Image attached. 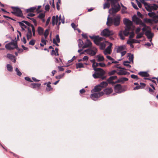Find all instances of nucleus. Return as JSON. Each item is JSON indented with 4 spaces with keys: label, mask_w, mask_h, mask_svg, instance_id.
I'll return each instance as SVG.
<instances>
[{
    "label": "nucleus",
    "mask_w": 158,
    "mask_h": 158,
    "mask_svg": "<svg viewBox=\"0 0 158 158\" xmlns=\"http://www.w3.org/2000/svg\"><path fill=\"white\" fill-rule=\"evenodd\" d=\"M93 63L92 66L96 72L93 75V76L94 78H100L102 80L105 79L106 76H104L105 74V71L102 69L96 68L98 66V63L95 62V60H90Z\"/></svg>",
    "instance_id": "1"
},
{
    "label": "nucleus",
    "mask_w": 158,
    "mask_h": 158,
    "mask_svg": "<svg viewBox=\"0 0 158 158\" xmlns=\"http://www.w3.org/2000/svg\"><path fill=\"white\" fill-rule=\"evenodd\" d=\"M107 2L110 1L112 8L109 10L111 11V14L114 15L116 13L120 10L121 7L118 3H117V1L115 0H107Z\"/></svg>",
    "instance_id": "2"
},
{
    "label": "nucleus",
    "mask_w": 158,
    "mask_h": 158,
    "mask_svg": "<svg viewBox=\"0 0 158 158\" xmlns=\"http://www.w3.org/2000/svg\"><path fill=\"white\" fill-rule=\"evenodd\" d=\"M11 8L13 9V11L11 12V13L16 16L24 18L23 16L22 11L18 7L12 6Z\"/></svg>",
    "instance_id": "3"
},
{
    "label": "nucleus",
    "mask_w": 158,
    "mask_h": 158,
    "mask_svg": "<svg viewBox=\"0 0 158 158\" xmlns=\"http://www.w3.org/2000/svg\"><path fill=\"white\" fill-rule=\"evenodd\" d=\"M89 38L93 40L94 43L97 45H98L105 40L104 38L98 36H89Z\"/></svg>",
    "instance_id": "4"
},
{
    "label": "nucleus",
    "mask_w": 158,
    "mask_h": 158,
    "mask_svg": "<svg viewBox=\"0 0 158 158\" xmlns=\"http://www.w3.org/2000/svg\"><path fill=\"white\" fill-rule=\"evenodd\" d=\"M144 6L147 10L149 12L151 11L152 10H156L158 8V5L155 4L150 5H149L147 3H145Z\"/></svg>",
    "instance_id": "5"
},
{
    "label": "nucleus",
    "mask_w": 158,
    "mask_h": 158,
    "mask_svg": "<svg viewBox=\"0 0 158 158\" xmlns=\"http://www.w3.org/2000/svg\"><path fill=\"white\" fill-rule=\"evenodd\" d=\"M114 33L113 31L109 30L107 29H105L101 32V35L103 36L107 37L113 35Z\"/></svg>",
    "instance_id": "6"
},
{
    "label": "nucleus",
    "mask_w": 158,
    "mask_h": 158,
    "mask_svg": "<svg viewBox=\"0 0 158 158\" xmlns=\"http://www.w3.org/2000/svg\"><path fill=\"white\" fill-rule=\"evenodd\" d=\"M133 21L137 25L139 24L143 26H146V25L143 22L141 19L137 17L136 15H134L132 17Z\"/></svg>",
    "instance_id": "7"
},
{
    "label": "nucleus",
    "mask_w": 158,
    "mask_h": 158,
    "mask_svg": "<svg viewBox=\"0 0 158 158\" xmlns=\"http://www.w3.org/2000/svg\"><path fill=\"white\" fill-rule=\"evenodd\" d=\"M103 94V93L102 92L99 93H95L92 94L91 96V98L94 100H96L97 99L102 96Z\"/></svg>",
    "instance_id": "8"
},
{
    "label": "nucleus",
    "mask_w": 158,
    "mask_h": 158,
    "mask_svg": "<svg viewBox=\"0 0 158 158\" xmlns=\"http://www.w3.org/2000/svg\"><path fill=\"white\" fill-rule=\"evenodd\" d=\"M124 24L126 25V28L128 29H131L132 23L131 21L128 19H125L123 20Z\"/></svg>",
    "instance_id": "9"
},
{
    "label": "nucleus",
    "mask_w": 158,
    "mask_h": 158,
    "mask_svg": "<svg viewBox=\"0 0 158 158\" xmlns=\"http://www.w3.org/2000/svg\"><path fill=\"white\" fill-rule=\"evenodd\" d=\"M92 43L89 41V55L94 56L96 54L97 50L96 48H94L92 49Z\"/></svg>",
    "instance_id": "10"
},
{
    "label": "nucleus",
    "mask_w": 158,
    "mask_h": 158,
    "mask_svg": "<svg viewBox=\"0 0 158 158\" xmlns=\"http://www.w3.org/2000/svg\"><path fill=\"white\" fill-rule=\"evenodd\" d=\"M120 17L119 15H117L115 17L113 18V23L116 26L119 25L120 24Z\"/></svg>",
    "instance_id": "11"
},
{
    "label": "nucleus",
    "mask_w": 158,
    "mask_h": 158,
    "mask_svg": "<svg viewBox=\"0 0 158 158\" xmlns=\"http://www.w3.org/2000/svg\"><path fill=\"white\" fill-rule=\"evenodd\" d=\"M112 46V44L110 43L109 45L107 47L104 51V53L105 55H106L107 54H110L111 52V48Z\"/></svg>",
    "instance_id": "12"
},
{
    "label": "nucleus",
    "mask_w": 158,
    "mask_h": 158,
    "mask_svg": "<svg viewBox=\"0 0 158 158\" xmlns=\"http://www.w3.org/2000/svg\"><path fill=\"white\" fill-rule=\"evenodd\" d=\"M41 86V84L40 83H32L30 85V87L32 89H35L37 90H38Z\"/></svg>",
    "instance_id": "13"
},
{
    "label": "nucleus",
    "mask_w": 158,
    "mask_h": 158,
    "mask_svg": "<svg viewBox=\"0 0 158 158\" xmlns=\"http://www.w3.org/2000/svg\"><path fill=\"white\" fill-rule=\"evenodd\" d=\"M114 89V90L118 93H121L122 90V87L120 84H117L115 85Z\"/></svg>",
    "instance_id": "14"
},
{
    "label": "nucleus",
    "mask_w": 158,
    "mask_h": 158,
    "mask_svg": "<svg viewBox=\"0 0 158 158\" xmlns=\"http://www.w3.org/2000/svg\"><path fill=\"white\" fill-rule=\"evenodd\" d=\"M148 15L150 17L152 18L153 19V21L154 22L158 18V15H156V14L154 12H149L148 14Z\"/></svg>",
    "instance_id": "15"
},
{
    "label": "nucleus",
    "mask_w": 158,
    "mask_h": 158,
    "mask_svg": "<svg viewBox=\"0 0 158 158\" xmlns=\"http://www.w3.org/2000/svg\"><path fill=\"white\" fill-rule=\"evenodd\" d=\"M6 56L8 58L11 60L14 63H15L16 62V57L14 55L8 53L7 54Z\"/></svg>",
    "instance_id": "16"
},
{
    "label": "nucleus",
    "mask_w": 158,
    "mask_h": 158,
    "mask_svg": "<svg viewBox=\"0 0 158 158\" xmlns=\"http://www.w3.org/2000/svg\"><path fill=\"white\" fill-rule=\"evenodd\" d=\"M145 35L147 37L148 39H151L153 37L154 34L151 32L150 30H147L145 33Z\"/></svg>",
    "instance_id": "17"
},
{
    "label": "nucleus",
    "mask_w": 158,
    "mask_h": 158,
    "mask_svg": "<svg viewBox=\"0 0 158 158\" xmlns=\"http://www.w3.org/2000/svg\"><path fill=\"white\" fill-rule=\"evenodd\" d=\"M106 22V24L108 26H111L113 23V18L110 17L109 16H108Z\"/></svg>",
    "instance_id": "18"
},
{
    "label": "nucleus",
    "mask_w": 158,
    "mask_h": 158,
    "mask_svg": "<svg viewBox=\"0 0 158 158\" xmlns=\"http://www.w3.org/2000/svg\"><path fill=\"white\" fill-rule=\"evenodd\" d=\"M113 91V90L111 88H106L104 90V93L106 95L111 94Z\"/></svg>",
    "instance_id": "19"
},
{
    "label": "nucleus",
    "mask_w": 158,
    "mask_h": 158,
    "mask_svg": "<svg viewBox=\"0 0 158 158\" xmlns=\"http://www.w3.org/2000/svg\"><path fill=\"white\" fill-rule=\"evenodd\" d=\"M138 74L142 77H148L149 74L146 72H140Z\"/></svg>",
    "instance_id": "20"
},
{
    "label": "nucleus",
    "mask_w": 158,
    "mask_h": 158,
    "mask_svg": "<svg viewBox=\"0 0 158 158\" xmlns=\"http://www.w3.org/2000/svg\"><path fill=\"white\" fill-rule=\"evenodd\" d=\"M44 31V29L40 27H38L37 28V32L39 35H43Z\"/></svg>",
    "instance_id": "21"
},
{
    "label": "nucleus",
    "mask_w": 158,
    "mask_h": 158,
    "mask_svg": "<svg viewBox=\"0 0 158 158\" xmlns=\"http://www.w3.org/2000/svg\"><path fill=\"white\" fill-rule=\"evenodd\" d=\"M126 48L125 45H122L118 47L117 50V52H120L121 51H123Z\"/></svg>",
    "instance_id": "22"
},
{
    "label": "nucleus",
    "mask_w": 158,
    "mask_h": 158,
    "mask_svg": "<svg viewBox=\"0 0 158 158\" xmlns=\"http://www.w3.org/2000/svg\"><path fill=\"white\" fill-rule=\"evenodd\" d=\"M98 46H99V48L100 49L103 50L106 47V44L105 42L103 41L102 43L99 44Z\"/></svg>",
    "instance_id": "23"
},
{
    "label": "nucleus",
    "mask_w": 158,
    "mask_h": 158,
    "mask_svg": "<svg viewBox=\"0 0 158 158\" xmlns=\"http://www.w3.org/2000/svg\"><path fill=\"white\" fill-rule=\"evenodd\" d=\"M117 73L119 75H126L130 74L129 73L123 70H120Z\"/></svg>",
    "instance_id": "24"
},
{
    "label": "nucleus",
    "mask_w": 158,
    "mask_h": 158,
    "mask_svg": "<svg viewBox=\"0 0 158 158\" xmlns=\"http://www.w3.org/2000/svg\"><path fill=\"white\" fill-rule=\"evenodd\" d=\"M139 43L140 42L139 41H138L137 40H135L132 39L131 40H128L127 41V44H133V43Z\"/></svg>",
    "instance_id": "25"
},
{
    "label": "nucleus",
    "mask_w": 158,
    "mask_h": 158,
    "mask_svg": "<svg viewBox=\"0 0 158 158\" xmlns=\"http://www.w3.org/2000/svg\"><path fill=\"white\" fill-rule=\"evenodd\" d=\"M101 87L104 88L106 87L108 85V83L107 81H102L99 84Z\"/></svg>",
    "instance_id": "26"
},
{
    "label": "nucleus",
    "mask_w": 158,
    "mask_h": 158,
    "mask_svg": "<svg viewBox=\"0 0 158 158\" xmlns=\"http://www.w3.org/2000/svg\"><path fill=\"white\" fill-rule=\"evenodd\" d=\"M128 79L126 77H122L118 79V81L123 83L125 81H128Z\"/></svg>",
    "instance_id": "27"
},
{
    "label": "nucleus",
    "mask_w": 158,
    "mask_h": 158,
    "mask_svg": "<svg viewBox=\"0 0 158 158\" xmlns=\"http://www.w3.org/2000/svg\"><path fill=\"white\" fill-rule=\"evenodd\" d=\"M102 88L99 85L95 86L94 88V91L95 92H98L101 91L102 89Z\"/></svg>",
    "instance_id": "28"
},
{
    "label": "nucleus",
    "mask_w": 158,
    "mask_h": 158,
    "mask_svg": "<svg viewBox=\"0 0 158 158\" xmlns=\"http://www.w3.org/2000/svg\"><path fill=\"white\" fill-rule=\"evenodd\" d=\"M78 47L79 48H82L84 44L83 41L79 39L78 40Z\"/></svg>",
    "instance_id": "29"
},
{
    "label": "nucleus",
    "mask_w": 158,
    "mask_h": 158,
    "mask_svg": "<svg viewBox=\"0 0 158 158\" xmlns=\"http://www.w3.org/2000/svg\"><path fill=\"white\" fill-rule=\"evenodd\" d=\"M36 7H30L27 9V12H33L36 9Z\"/></svg>",
    "instance_id": "30"
},
{
    "label": "nucleus",
    "mask_w": 158,
    "mask_h": 158,
    "mask_svg": "<svg viewBox=\"0 0 158 158\" xmlns=\"http://www.w3.org/2000/svg\"><path fill=\"white\" fill-rule=\"evenodd\" d=\"M5 47L6 49L8 50H13L15 48V47L13 46H11L9 44H6Z\"/></svg>",
    "instance_id": "31"
},
{
    "label": "nucleus",
    "mask_w": 158,
    "mask_h": 158,
    "mask_svg": "<svg viewBox=\"0 0 158 158\" xmlns=\"http://www.w3.org/2000/svg\"><path fill=\"white\" fill-rule=\"evenodd\" d=\"M16 44H17V42L16 41H15L14 40H12V41L6 44H9L11 46H14L16 47Z\"/></svg>",
    "instance_id": "32"
},
{
    "label": "nucleus",
    "mask_w": 158,
    "mask_h": 158,
    "mask_svg": "<svg viewBox=\"0 0 158 158\" xmlns=\"http://www.w3.org/2000/svg\"><path fill=\"white\" fill-rule=\"evenodd\" d=\"M84 67V65L81 63H78L76 64V69H78V68H81Z\"/></svg>",
    "instance_id": "33"
},
{
    "label": "nucleus",
    "mask_w": 158,
    "mask_h": 158,
    "mask_svg": "<svg viewBox=\"0 0 158 158\" xmlns=\"http://www.w3.org/2000/svg\"><path fill=\"white\" fill-rule=\"evenodd\" d=\"M130 29H128L127 28H125V30L123 31V34L125 36H127L129 34V30Z\"/></svg>",
    "instance_id": "34"
},
{
    "label": "nucleus",
    "mask_w": 158,
    "mask_h": 158,
    "mask_svg": "<svg viewBox=\"0 0 158 158\" xmlns=\"http://www.w3.org/2000/svg\"><path fill=\"white\" fill-rule=\"evenodd\" d=\"M27 29L28 30V32L27 33V35L30 36V37H32V31L31 29L29 27H27Z\"/></svg>",
    "instance_id": "35"
},
{
    "label": "nucleus",
    "mask_w": 158,
    "mask_h": 158,
    "mask_svg": "<svg viewBox=\"0 0 158 158\" xmlns=\"http://www.w3.org/2000/svg\"><path fill=\"white\" fill-rule=\"evenodd\" d=\"M6 68L8 71L10 72H12L13 71V67L10 64H7Z\"/></svg>",
    "instance_id": "36"
},
{
    "label": "nucleus",
    "mask_w": 158,
    "mask_h": 158,
    "mask_svg": "<svg viewBox=\"0 0 158 158\" xmlns=\"http://www.w3.org/2000/svg\"><path fill=\"white\" fill-rule=\"evenodd\" d=\"M82 49H79L78 50V52L80 53V54H83L84 53V52H87V53L88 54H89V48H88L87 49L85 50L84 51L80 52L81 51H82Z\"/></svg>",
    "instance_id": "37"
},
{
    "label": "nucleus",
    "mask_w": 158,
    "mask_h": 158,
    "mask_svg": "<svg viewBox=\"0 0 158 158\" xmlns=\"http://www.w3.org/2000/svg\"><path fill=\"white\" fill-rule=\"evenodd\" d=\"M4 25L5 26H10L11 28L12 29V30L13 31H14V29L12 26L10 24L8 23V22L5 21L4 22V23H3Z\"/></svg>",
    "instance_id": "38"
},
{
    "label": "nucleus",
    "mask_w": 158,
    "mask_h": 158,
    "mask_svg": "<svg viewBox=\"0 0 158 158\" xmlns=\"http://www.w3.org/2000/svg\"><path fill=\"white\" fill-rule=\"evenodd\" d=\"M16 72V74L19 76H21L22 74L21 72L19 70L18 68H16L15 69Z\"/></svg>",
    "instance_id": "39"
},
{
    "label": "nucleus",
    "mask_w": 158,
    "mask_h": 158,
    "mask_svg": "<svg viewBox=\"0 0 158 158\" xmlns=\"http://www.w3.org/2000/svg\"><path fill=\"white\" fill-rule=\"evenodd\" d=\"M43 34L44 35L45 38V39H47V37L48 36V34H49V30H48V29H46L45 30V32H44V33Z\"/></svg>",
    "instance_id": "40"
},
{
    "label": "nucleus",
    "mask_w": 158,
    "mask_h": 158,
    "mask_svg": "<svg viewBox=\"0 0 158 158\" xmlns=\"http://www.w3.org/2000/svg\"><path fill=\"white\" fill-rule=\"evenodd\" d=\"M18 23L19 24V25L21 27H24L25 28H27V27L25 25L24 23H23L22 22H19Z\"/></svg>",
    "instance_id": "41"
},
{
    "label": "nucleus",
    "mask_w": 158,
    "mask_h": 158,
    "mask_svg": "<svg viewBox=\"0 0 158 158\" xmlns=\"http://www.w3.org/2000/svg\"><path fill=\"white\" fill-rule=\"evenodd\" d=\"M45 16V14L44 13H42L39 14L37 16V18L40 19H42L44 18Z\"/></svg>",
    "instance_id": "42"
},
{
    "label": "nucleus",
    "mask_w": 158,
    "mask_h": 158,
    "mask_svg": "<svg viewBox=\"0 0 158 158\" xmlns=\"http://www.w3.org/2000/svg\"><path fill=\"white\" fill-rule=\"evenodd\" d=\"M15 48L16 49L19 53H22L23 51V50L22 49H20L18 47V44H16V47H15Z\"/></svg>",
    "instance_id": "43"
},
{
    "label": "nucleus",
    "mask_w": 158,
    "mask_h": 158,
    "mask_svg": "<svg viewBox=\"0 0 158 158\" xmlns=\"http://www.w3.org/2000/svg\"><path fill=\"white\" fill-rule=\"evenodd\" d=\"M128 61H125L123 62V64L126 66L128 67L129 68H130L131 67V66L128 64V63H130Z\"/></svg>",
    "instance_id": "44"
},
{
    "label": "nucleus",
    "mask_w": 158,
    "mask_h": 158,
    "mask_svg": "<svg viewBox=\"0 0 158 158\" xmlns=\"http://www.w3.org/2000/svg\"><path fill=\"white\" fill-rule=\"evenodd\" d=\"M89 47V41L87 42V43H85V44H84L82 48V49H84L87 47Z\"/></svg>",
    "instance_id": "45"
},
{
    "label": "nucleus",
    "mask_w": 158,
    "mask_h": 158,
    "mask_svg": "<svg viewBox=\"0 0 158 158\" xmlns=\"http://www.w3.org/2000/svg\"><path fill=\"white\" fill-rule=\"evenodd\" d=\"M64 73L59 75L58 76H56V78L57 79H59L63 77L64 75Z\"/></svg>",
    "instance_id": "46"
},
{
    "label": "nucleus",
    "mask_w": 158,
    "mask_h": 158,
    "mask_svg": "<svg viewBox=\"0 0 158 158\" xmlns=\"http://www.w3.org/2000/svg\"><path fill=\"white\" fill-rule=\"evenodd\" d=\"M81 35L84 39H86L87 42L89 41V39H88L87 35L86 34H84L83 33L81 34Z\"/></svg>",
    "instance_id": "47"
},
{
    "label": "nucleus",
    "mask_w": 158,
    "mask_h": 158,
    "mask_svg": "<svg viewBox=\"0 0 158 158\" xmlns=\"http://www.w3.org/2000/svg\"><path fill=\"white\" fill-rule=\"evenodd\" d=\"M110 6V4L109 3H105L104 4L103 8L105 9L106 8H109Z\"/></svg>",
    "instance_id": "48"
},
{
    "label": "nucleus",
    "mask_w": 158,
    "mask_h": 158,
    "mask_svg": "<svg viewBox=\"0 0 158 158\" xmlns=\"http://www.w3.org/2000/svg\"><path fill=\"white\" fill-rule=\"evenodd\" d=\"M22 22L24 23H25L29 27L31 26V27L32 25H33L32 24H31L30 22H28L27 21H26L25 20H23L22 21Z\"/></svg>",
    "instance_id": "49"
},
{
    "label": "nucleus",
    "mask_w": 158,
    "mask_h": 158,
    "mask_svg": "<svg viewBox=\"0 0 158 158\" xmlns=\"http://www.w3.org/2000/svg\"><path fill=\"white\" fill-rule=\"evenodd\" d=\"M35 40L34 39H32L29 42V44L32 46H33L35 45Z\"/></svg>",
    "instance_id": "50"
},
{
    "label": "nucleus",
    "mask_w": 158,
    "mask_h": 158,
    "mask_svg": "<svg viewBox=\"0 0 158 158\" xmlns=\"http://www.w3.org/2000/svg\"><path fill=\"white\" fill-rule=\"evenodd\" d=\"M150 29V28L149 27L146 25V26H144V27L142 29V30L143 31L145 32L147 31V29Z\"/></svg>",
    "instance_id": "51"
},
{
    "label": "nucleus",
    "mask_w": 158,
    "mask_h": 158,
    "mask_svg": "<svg viewBox=\"0 0 158 158\" xmlns=\"http://www.w3.org/2000/svg\"><path fill=\"white\" fill-rule=\"evenodd\" d=\"M144 21L145 23H152V20L150 19L146 18L144 19Z\"/></svg>",
    "instance_id": "52"
},
{
    "label": "nucleus",
    "mask_w": 158,
    "mask_h": 158,
    "mask_svg": "<svg viewBox=\"0 0 158 158\" xmlns=\"http://www.w3.org/2000/svg\"><path fill=\"white\" fill-rule=\"evenodd\" d=\"M32 31V32L33 35L34 36H35V30L34 26L33 25L31 26Z\"/></svg>",
    "instance_id": "53"
},
{
    "label": "nucleus",
    "mask_w": 158,
    "mask_h": 158,
    "mask_svg": "<svg viewBox=\"0 0 158 158\" xmlns=\"http://www.w3.org/2000/svg\"><path fill=\"white\" fill-rule=\"evenodd\" d=\"M128 56L129 57V60L130 61H133L134 56L133 55H132L131 54H128Z\"/></svg>",
    "instance_id": "54"
},
{
    "label": "nucleus",
    "mask_w": 158,
    "mask_h": 158,
    "mask_svg": "<svg viewBox=\"0 0 158 158\" xmlns=\"http://www.w3.org/2000/svg\"><path fill=\"white\" fill-rule=\"evenodd\" d=\"M56 18L55 16H53L52 18V24L53 26H54L55 24V21Z\"/></svg>",
    "instance_id": "55"
},
{
    "label": "nucleus",
    "mask_w": 158,
    "mask_h": 158,
    "mask_svg": "<svg viewBox=\"0 0 158 158\" xmlns=\"http://www.w3.org/2000/svg\"><path fill=\"white\" fill-rule=\"evenodd\" d=\"M30 19L32 20V21L34 23V25L35 26H36L37 25V21L36 19H34L33 18H30Z\"/></svg>",
    "instance_id": "56"
},
{
    "label": "nucleus",
    "mask_w": 158,
    "mask_h": 158,
    "mask_svg": "<svg viewBox=\"0 0 158 158\" xmlns=\"http://www.w3.org/2000/svg\"><path fill=\"white\" fill-rule=\"evenodd\" d=\"M48 88H46V90L48 91H49L52 89V88L51 87L50 85H47Z\"/></svg>",
    "instance_id": "57"
},
{
    "label": "nucleus",
    "mask_w": 158,
    "mask_h": 158,
    "mask_svg": "<svg viewBox=\"0 0 158 158\" xmlns=\"http://www.w3.org/2000/svg\"><path fill=\"white\" fill-rule=\"evenodd\" d=\"M116 73V71L115 70H113L111 72H109L108 74L109 75L111 76L114 75Z\"/></svg>",
    "instance_id": "58"
},
{
    "label": "nucleus",
    "mask_w": 158,
    "mask_h": 158,
    "mask_svg": "<svg viewBox=\"0 0 158 158\" xmlns=\"http://www.w3.org/2000/svg\"><path fill=\"white\" fill-rule=\"evenodd\" d=\"M131 78L133 79H136L137 80L139 79L138 76L134 74H132L131 75Z\"/></svg>",
    "instance_id": "59"
},
{
    "label": "nucleus",
    "mask_w": 158,
    "mask_h": 158,
    "mask_svg": "<svg viewBox=\"0 0 158 158\" xmlns=\"http://www.w3.org/2000/svg\"><path fill=\"white\" fill-rule=\"evenodd\" d=\"M56 41L57 43H59L60 42V39L58 35H56Z\"/></svg>",
    "instance_id": "60"
},
{
    "label": "nucleus",
    "mask_w": 158,
    "mask_h": 158,
    "mask_svg": "<svg viewBox=\"0 0 158 158\" xmlns=\"http://www.w3.org/2000/svg\"><path fill=\"white\" fill-rule=\"evenodd\" d=\"M50 9V6L48 4H47L45 7V9L46 11H48Z\"/></svg>",
    "instance_id": "61"
},
{
    "label": "nucleus",
    "mask_w": 158,
    "mask_h": 158,
    "mask_svg": "<svg viewBox=\"0 0 158 158\" xmlns=\"http://www.w3.org/2000/svg\"><path fill=\"white\" fill-rule=\"evenodd\" d=\"M25 80H26L27 81L30 82H33V81L31 80V79L28 77H25L24 78Z\"/></svg>",
    "instance_id": "62"
},
{
    "label": "nucleus",
    "mask_w": 158,
    "mask_h": 158,
    "mask_svg": "<svg viewBox=\"0 0 158 158\" xmlns=\"http://www.w3.org/2000/svg\"><path fill=\"white\" fill-rule=\"evenodd\" d=\"M50 19H51V17H48V18L47 20L46 21V26H47L48 25L49 22L50 20Z\"/></svg>",
    "instance_id": "63"
},
{
    "label": "nucleus",
    "mask_w": 158,
    "mask_h": 158,
    "mask_svg": "<svg viewBox=\"0 0 158 158\" xmlns=\"http://www.w3.org/2000/svg\"><path fill=\"white\" fill-rule=\"evenodd\" d=\"M110 77V79L112 80V81L117 78V77L116 76H111Z\"/></svg>",
    "instance_id": "64"
}]
</instances>
